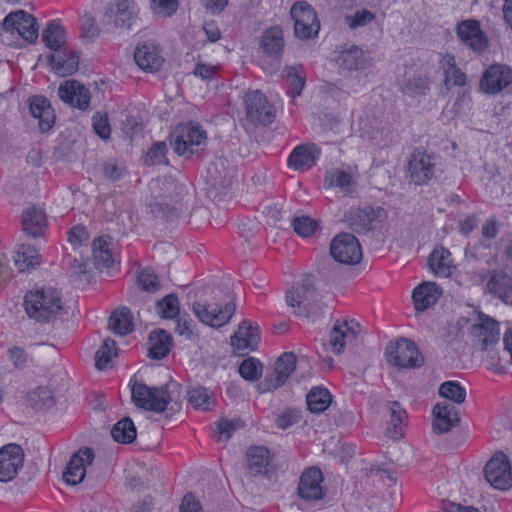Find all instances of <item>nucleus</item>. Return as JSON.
<instances>
[{
  "instance_id": "1",
  "label": "nucleus",
  "mask_w": 512,
  "mask_h": 512,
  "mask_svg": "<svg viewBox=\"0 0 512 512\" xmlns=\"http://www.w3.org/2000/svg\"><path fill=\"white\" fill-rule=\"evenodd\" d=\"M26 313L39 322H49L62 311L60 293L52 287L29 291L24 298Z\"/></svg>"
},
{
  "instance_id": "2",
  "label": "nucleus",
  "mask_w": 512,
  "mask_h": 512,
  "mask_svg": "<svg viewBox=\"0 0 512 512\" xmlns=\"http://www.w3.org/2000/svg\"><path fill=\"white\" fill-rule=\"evenodd\" d=\"M207 135L201 126L193 123L177 125L170 134V143L179 156L191 158L198 154L206 143Z\"/></svg>"
},
{
  "instance_id": "3",
  "label": "nucleus",
  "mask_w": 512,
  "mask_h": 512,
  "mask_svg": "<svg viewBox=\"0 0 512 512\" xmlns=\"http://www.w3.org/2000/svg\"><path fill=\"white\" fill-rule=\"evenodd\" d=\"M284 46V33L279 26L267 28L262 33L259 47L263 56L259 57L258 63L267 73L273 74L278 71Z\"/></svg>"
},
{
  "instance_id": "4",
  "label": "nucleus",
  "mask_w": 512,
  "mask_h": 512,
  "mask_svg": "<svg viewBox=\"0 0 512 512\" xmlns=\"http://www.w3.org/2000/svg\"><path fill=\"white\" fill-rule=\"evenodd\" d=\"M130 385L132 401L140 409L162 413L172 400L167 385L150 387L143 382L132 383V380Z\"/></svg>"
},
{
  "instance_id": "5",
  "label": "nucleus",
  "mask_w": 512,
  "mask_h": 512,
  "mask_svg": "<svg viewBox=\"0 0 512 512\" xmlns=\"http://www.w3.org/2000/svg\"><path fill=\"white\" fill-rule=\"evenodd\" d=\"M385 356L388 363L399 369L417 368L423 364V357L416 345L406 338L390 342L386 347Z\"/></svg>"
},
{
  "instance_id": "6",
  "label": "nucleus",
  "mask_w": 512,
  "mask_h": 512,
  "mask_svg": "<svg viewBox=\"0 0 512 512\" xmlns=\"http://www.w3.org/2000/svg\"><path fill=\"white\" fill-rule=\"evenodd\" d=\"M290 18L294 21V34L298 39L315 37L320 29L313 8L306 1H297L290 8Z\"/></svg>"
},
{
  "instance_id": "7",
  "label": "nucleus",
  "mask_w": 512,
  "mask_h": 512,
  "mask_svg": "<svg viewBox=\"0 0 512 512\" xmlns=\"http://www.w3.org/2000/svg\"><path fill=\"white\" fill-rule=\"evenodd\" d=\"M247 120L254 125H268L275 118V110L266 96L259 90L249 91L244 96Z\"/></svg>"
},
{
  "instance_id": "8",
  "label": "nucleus",
  "mask_w": 512,
  "mask_h": 512,
  "mask_svg": "<svg viewBox=\"0 0 512 512\" xmlns=\"http://www.w3.org/2000/svg\"><path fill=\"white\" fill-rule=\"evenodd\" d=\"M330 255L341 264L355 265L362 259V248L354 235L341 233L331 241Z\"/></svg>"
},
{
  "instance_id": "9",
  "label": "nucleus",
  "mask_w": 512,
  "mask_h": 512,
  "mask_svg": "<svg viewBox=\"0 0 512 512\" xmlns=\"http://www.w3.org/2000/svg\"><path fill=\"white\" fill-rule=\"evenodd\" d=\"M360 333V325L353 319H337L329 333V346L337 355L341 354L346 346L353 345Z\"/></svg>"
},
{
  "instance_id": "10",
  "label": "nucleus",
  "mask_w": 512,
  "mask_h": 512,
  "mask_svg": "<svg viewBox=\"0 0 512 512\" xmlns=\"http://www.w3.org/2000/svg\"><path fill=\"white\" fill-rule=\"evenodd\" d=\"M139 7L134 0H115L111 3L105 17L114 27L130 30L139 19Z\"/></svg>"
},
{
  "instance_id": "11",
  "label": "nucleus",
  "mask_w": 512,
  "mask_h": 512,
  "mask_svg": "<svg viewBox=\"0 0 512 512\" xmlns=\"http://www.w3.org/2000/svg\"><path fill=\"white\" fill-rule=\"evenodd\" d=\"M193 313L205 325L219 328L227 324L236 311L234 302H227L224 307H212L209 304L195 302L192 307Z\"/></svg>"
},
{
  "instance_id": "12",
  "label": "nucleus",
  "mask_w": 512,
  "mask_h": 512,
  "mask_svg": "<svg viewBox=\"0 0 512 512\" xmlns=\"http://www.w3.org/2000/svg\"><path fill=\"white\" fill-rule=\"evenodd\" d=\"M486 480L496 489L505 490L512 485L511 465L507 456L496 453L484 468Z\"/></svg>"
},
{
  "instance_id": "13",
  "label": "nucleus",
  "mask_w": 512,
  "mask_h": 512,
  "mask_svg": "<svg viewBox=\"0 0 512 512\" xmlns=\"http://www.w3.org/2000/svg\"><path fill=\"white\" fill-rule=\"evenodd\" d=\"M471 335L481 345L482 350L489 351L499 341L500 324L494 318L479 312L477 320L471 326Z\"/></svg>"
},
{
  "instance_id": "14",
  "label": "nucleus",
  "mask_w": 512,
  "mask_h": 512,
  "mask_svg": "<svg viewBox=\"0 0 512 512\" xmlns=\"http://www.w3.org/2000/svg\"><path fill=\"white\" fill-rule=\"evenodd\" d=\"M3 29L12 34L17 33L29 43H34L38 38L36 19L23 10L9 13L3 20Z\"/></svg>"
},
{
  "instance_id": "15",
  "label": "nucleus",
  "mask_w": 512,
  "mask_h": 512,
  "mask_svg": "<svg viewBox=\"0 0 512 512\" xmlns=\"http://www.w3.org/2000/svg\"><path fill=\"white\" fill-rule=\"evenodd\" d=\"M512 84V68L505 64L489 66L480 80L481 90L489 95L500 93Z\"/></svg>"
},
{
  "instance_id": "16",
  "label": "nucleus",
  "mask_w": 512,
  "mask_h": 512,
  "mask_svg": "<svg viewBox=\"0 0 512 512\" xmlns=\"http://www.w3.org/2000/svg\"><path fill=\"white\" fill-rule=\"evenodd\" d=\"M358 126L360 136L365 140L377 145H387L391 141L393 131L390 125L376 116L369 114L360 116Z\"/></svg>"
},
{
  "instance_id": "17",
  "label": "nucleus",
  "mask_w": 512,
  "mask_h": 512,
  "mask_svg": "<svg viewBox=\"0 0 512 512\" xmlns=\"http://www.w3.org/2000/svg\"><path fill=\"white\" fill-rule=\"evenodd\" d=\"M385 218L386 212L380 207L351 208L345 214L348 226L357 233L370 231L375 222H381Z\"/></svg>"
},
{
  "instance_id": "18",
  "label": "nucleus",
  "mask_w": 512,
  "mask_h": 512,
  "mask_svg": "<svg viewBox=\"0 0 512 512\" xmlns=\"http://www.w3.org/2000/svg\"><path fill=\"white\" fill-rule=\"evenodd\" d=\"M24 464V451L15 443H10L0 449V481L9 482L18 474Z\"/></svg>"
},
{
  "instance_id": "19",
  "label": "nucleus",
  "mask_w": 512,
  "mask_h": 512,
  "mask_svg": "<svg viewBox=\"0 0 512 512\" xmlns=\"http://www.w3.org/2000/svg\"><path fill=\"white\" fill-rule=\"evenodd\" d=\"M317 294L312 279L305 277L301 283L293 286L290 291V307L294 308L296 316H309L312 310V303L316 300Z\"/></svg>"
},
{
  "instance_id": "20",
  "label": "nucleus",
  "mask_w": 512,
  "mask_h": 512,
  "mask_svg": "<svg viewBox=\"0 0 512 512\" xmlns=\"http://www.w3.org/2000/svg\"><path fill=\"white\" fill-rule=\"evenodd\" d=\"M481 282L486 281L485 292L503 302L512 297V277L503 269L488 271V274L478 273Z\"/></svg>"
},
{
  "instance_id": "21",
  "label": "nucleus",
  "mask_w": 512,
  "mask_h": 512,
  "mask_svg": "<svg viewBox=\"0 0 512 512\" xmlns=\"http://www.w3.org/2000/svg\"><path fill=\"white\" fill-rule=\"evenodd\" d=\"M322 482L323 475L320 469L316 467L306 469L299 480L297 488L299 497L307 503L322 500L325 495Z\"/></svg>"
},
{
  "instance_id": "22",
  "label": "nucleus",
  "mask_w": 512,
  "mask_h": 512,
  "mask_svg": "<svg viewBox=\"0 0 512 512\" xmlns=\"http://www.w3.org/2000/svg\"><path fill=\"white\" fill-rule=\"evenodd\" d=\"M94 460V451L92 448L83 447L75 452L63 472V480L69 485L81 483L86 474V467L91 465Z\"/></svg>"
},
{
  "instance_id": "23",
  "label": "nucleus",
  "mask_w": 512,
  "mask_h": 512,
  "mask_svg": "<svg viewBox=\"0 0 512 512\" xmlns=\"http://www.w3.org/2000/svg\"><path fill=\"white\" fill-rule=\"evenodd\" d=\"M58 97L73 108L89 109L90 91L77 80L69 79L62 82L58 88Z\"/></svg>"
},
{
  "instance_id": "24",
  "label": "nucleus",
  "mask_w": 512,
  "mask_h": 512,
  "mask_svg": "<svg viewBox=\"0 0 512 512\" xmlns=\"http://www.w3.org/2000/svg\"><path fill=\"white\" fill-rule=\"evenodd\" d=\"M456 32L460 40L474 52H482L488 46V38L477 20L467 19L461 21L457 25Z\"/></svg>"
},
{
  "instance_id": "25",
  "label": "nucleus",
  "mask_w": 512,
  "mask_h": 512,
  "mask_svg": "<svg viewBox=\"0 0 512 512\" xmlns=\"http://www.w3.org/2000/svg\"><path fill=\"white\" fill-rule=\"evenodd\" d=\"M408 173L413 183L422 185L427 183L434 173V163L424 151L417 150L410 156Z\"/></svg>"
},
{
  "instance_id": "26",
  "label": "nucleus",
  "mask_w": 512,
  "mask_h": 512,
  "mask_svg": "<svg viewBox=\"0 0 512 512\" xmlns=\"http://www.w3.org/2000/svg\"><path fill=\"white\" fill-rule=\"evenodd\" d=\"M134 59L139 68L146 72L158 71L164 62L158 46L151 42L138 45L134 51Z\"/></svg>"
},
{
  "instance_id": "27",
  "label": "nucleus",
  "mask_w": 512,
  "mask_h": 512,
  "mask_svg": "<svg viewBox=\"0 0 512 512\" xmlns=\"http://www.w3.org/2000/svg\"><path fill=\"white\" fill-rule=\"evenodd\" d=\"M260 341V332L257 326L248 321L239 324L238 331L231 337V345L238 353L246 350H255Z\"/></svg>"
},
{
  "instance_id": "28",
  "label": "nucleus",
  "mask_w": 512,
  "mask_h": 512,
  "mask_svg": "<svg viewBox=\"0 0 512 512\" xmlns=\"http://www.w3.org/2000/svg\"><path fill=\"white\" fill-rule=\"evenodd\" d=\"M433 416V431L437 434L447 433L460 420L456 407L446 402L437 403L434 406Z\"/></svg>"
},
{
  "instance_id": "29",
  "label": "nucleus",
  "mask_w": 512,
  "mask_h": 512,
  "mask_svg": "<svg viewBox=\"0 0 512 512\" xmlns=\"http://www.w3.org/2000/svg\"><path fill=\"white\" fill-rule=\"evenodd\" d=\"M268 448L262 445L251 446L246 452V469L250 476L264 475L270 463Z\"/></svg>"
},
{
  "instance_id": "30",
  "label": "nucleus",
  "mask_w": 512,
  "mask_h": 512,
  "mask_svg": "<svg viewBox=\"0 0 512 512\" xmlns=\"http://www.w3.org/2000/svg\"><path fill=\"white\" fill-rule=\"evenodd\" d=\"M339 66L346 70L363 71L371 66V58L361 48L352 45L341 51Z\"/></svg>"
},
{
  "instance_id": "31",
  "label": "nucleus",
  "mask_w": 512,
  "mask_h": 512,
  "mask_svg": "<svg viewBox=\"0 0 512 512\" xmlns=\"http://www.w3.org/2000/svg\"><path fill=\"white\" fill-rule=\"evenodd\" d=\"M30 112L34 118L39 120V128L46 132L54 124L55 114L50 101L43 96H33L30 98Z\"/></svg>"
},
{
  "instance_id": "32",
  "label": "nucleus",
  "mask_w": 512,
  "mask_h": 512,
  "mask_svg": "<svg viewBox=\"0 0 512 512\" xmlns=\"http://www.w3.org/2000/svg\"><path fill=\"white\" fill-rule=\"evenodd\" d=\"M284 204H273L265 206L264 213L267 217V223L272 226L270 230V237L273 238L274 243H278L282 247H286L288 240L287 230L282 224H279L283 216Z\"/></svg>"
},
{
  "instance_id": "33",
  "label": "nucleus",
  "mask_w": 512,
  "mask_h": 512,
  "mask_svg": "<svg viewBox=\"0 0 512 512\" xmlns=\"http://www.w3.org/2000/svg\"><path fill=\"white\" fill-rule=\"evenodd\" d=\"M442 295L441 288L435 282H423L412 293L417 311H424L434 305Z\"/></svg>"
},
{
  "instance_id": "34",
  "label": "nucleus",
  "mask_w": 512,
  "mask_h": 512,
  "mask_svg": "<svg viewBox=\"0 0 512 512\" xmlns=\"http://www.w3.org/2000/svg\"><path fill=\"white\" fill-rule=\"evenodd\" d=\"M23 231L32 237L42 236L47 228L46 215L43 210L28 207L22 213Z\"/></svg>"
},
{
  "instance_id": "35",
  "label": "nucleus",
  "mask_w": 512,
  "mask_h": 512,
  "mask_svg": "<svg viewBox=\"0 0 512 512\" xmlns=\"http://www.w3.org/2000/svg\"><path fill=\"white\" fill-rule=\"evenodd\" d=\"M48 61L58 74L62 76L72 75L78 70L79 56L66 50H58L57 53L48 56Z\"/></svg>"
},
{
  "instance_id": "36",
  "label": "nucleus",
  "mask_w": 512,
  "mask_h": 512,
  "mask_svg": "<svg viewBox=\"0 0 512 512\" xmlns=\"http://www.w3.org/2000/svg\"><path fill=\"white\" fill-rule=\"evenodd\" d=\"M428 263L433 274L438 277H449L455 268L451 253L442 246L432 251Z\"/></svg>"
},
{
  "instance_id": "37",
  "label": "nucleus",
  "mask_w": 512,
  "mask_h": 512,
  "mask_svg": "<svg viewBox=\"0 0 512 512\" xmlns=\"http://www.w3.org/2000/svg\"><path fill=\"white\" fill-rule=\"evenodd\" d=\"M288 379V352L282 353L274 363L273 372L266 376L261 383L263 391H271L279 388Z\"/></svg>"
},
{
  "instance_id": "38",
  "label": "nucleus",
  "mask_w": 512,
  "mask_h": 512,
  "mask_svg": "<svg viewBox=\"0 0 512 512\" xmlns=\"http://www.w3.org/2000/svg\"><path fill=\"white\" fill-rule=\"evenodd\" d=\"M318 154L315 145H299L290 153V167L301 171L309 169L315 163Z\"/></svg>"
},
{
  "instance_id": "39",
  "label": "nucleus",
  "mask_w": 512,
  "mask_h": 512,
  "mask_svg": "<svg viewBox=\"0 0 512 512\" xmlns=\"http://www.w3.org/2000/svg\"><path fill=\"white\" fill-rule=\"evenodd\" d=\"M109 329L116 335L126 336L134 330L133 316L127 307L115 310L108 321Z\"/></svg>"
},
{
  "instance_id": "40",
  "label": "nucleus",
  "mask_w": 512,
  "mask_h": 512,
  "mask_svg": "<svg viewBox=\"0 0 512 512\" xmlns=\"http://www.w3.org/2000/svg\"><path fill=\"white\" fill-rule=\"evenodd\" d=\"M149 342V356L152 359L161 360L168 355L172 338L165 330L153 331L149 335Z\"/></svg>"
},
{
  "instance_id": "41",
  "label": "nucleus",
  "mask_w": 512,
  "mask_h": 512,
  "mask_svg": "<svg viewBox=\"0 0 512 512\" xmlns=\"http://www.w3.org/2000/svg\"><path fill=\"white\" fill-rule=\"evenodd\" d=\"M290 376L297 384H306L312 378V365L304 355L290 352Z\"/></svg>"
},
{
  "instance_id": "42",
  "label": "nucleus",
  "mask_w": 512,
  "mask_h": 512,
  "mask_svg": "<svg viewBox=\"0 0 512 512\" xmlns=\"http://www.w3.org/2000/svg\"><path fill=\"white\" fill-rule=\"evenodd\" d=\"M14 262L20 272L34 269L40 264L38 251L29 244H20L14 256Z\"/></svg>"
},
{
  "instance_id": "43",
  "label": "nucleus",
  "mask_w": 512,
  "mask_h": 512,
  "mask_svg": "<svg viewBox=\"0 0 512 512\" xmlns=\"http://www.w3.org/2000/svg\"><path fill=\"white\" fill-rule=\"evenodd\" d=\"M306 403L312 413H322L331 405L332 395L328 389L315 386L307 393Z\"/></svg>"
},
{
  "instance_id": "44",
  "label": "nucleus",
  "mask_w": 512,
  "mask_h": 512,
  "mask_svg": "<svg viewBox=\"0 0 512 512\" xmlns=\"http://www.w3.org/2000/svg\"><path fill=\"white\" fill-rule=\"evenodd\" d=\"M92 254L93 264L95 268L100 271L110 268L114 263L113 255L109 249V244L103 237H99L93 241Z\"/></svg>"
},
{
  "instance_id": "45",
  "label": "nucleus",
  "mask_w": 512,
  "mask_h": 512,
  "mask_svg": "<svg viewBox=\"0 0 512 512\" xmlns=\"http://www.w3.org/2000/svg\"><path fill=\"white\" fill-rule=\"evenodd\" d=\"M386 408L390 413V426L387 428V435L398 440L402 437V425L406 412L397 401L388 402Z\"/></svg>"
},
{
  "instance_id": "46",
  "label": "nucleus",
  "mask_w": 512,
  "mask_h": 512,
  "mask_svg": "<svg viewBox=\"0 0 512 512\" xmlns=\"http://www.w3.org/2000/svg\"><path fill=\"white\" fill-rule=\"evenodd\" d=\"M111 436L118 443H132L137 436V430L132 419L124 417L115 423L111 429Z\"/></svg>"
},
{
  "instance_id": "47",
  "label": "nucleus",
  "mask_w": 512,
  "mask_h": 512,
  "mask_svg": "<svg viewBox=\"0 0 512 512\" xmlns=\"http://www.w3.org/2000/svg\"><path fill=\"white\" fill-rule=\"evenodd\" d=\"M429 87V79L425 75L417 74L404 80L401 85V91L409 97H416L425 95Z\"/></svg>"
},
{
  "instance_id": "48",
  "label": "nucleus",
  "mask_w": 512,
  "mask_h": 512,
  "mask_svg": "<svg viewBox=\"0 0 512 512\" xmlns=\"http://www.w3.org/2000/svg\"><path fill=\"white\" fill-rule=\"evenodd\" d=\"M42 40L49 49L60 50L65 41L64 27L55 21H51L43 31Z\"/></svg>"
},
{
  "instance_id": "49",
  "label": "nucleus",
  "mask_w": 512,
  "mask_h": 512,
  "mask_svg": "<svg viewBox=\"0 0 512 512\" xmlns=\"http://www.w3.org/2000/svg\"><path fill=\"white\" fill-rule=\"evenodd\" d=\"M208 174L210 176L211 184L214 186L226 188L232 183V171H227L225 169V163L222 159H219L209 165Z\"/></svg>"
},
{
  "instance_id": "50",
  "label": "nucleus",
  "mask_w": 512,
  "mask_h": 512,
  "mask_svg": "<svg viewBox=\"0 0 512 512\" xmlns=\"http://www.w3.org/2000/svg\"><path fill=\"white\" fill-rule=\"evenodd\" d=\"M328 180V176L326 177ZM329 186L337 187L345 195H351L356 189V181L344 170L336 169L329 176Z\"/></svg>"
},
{
  "instance_id": "51",
  "label": "nucleus",
  "mask_w": 512,
  "mask_h": 512,
  "mask_svg": "<svg viewBox=\"0 0 512 512\" xmlns=\"http://www.w3.org/2000/svg\"><path fill=\"white\" fill-rule=\"evenodd\" d=\"M113 357H117L116 342L113 339L107 338L95 354L96 368L99 370L107 369Z\"/></svg>"
},
{
  "instance_id": "52",
  "label": "nucleus",
  "mask_w": 512,
  "mask_h": 512,
  "mask_svg": "<svg viewBox=\"0 0 512 512\" xmlns=\"http://www.w3.org/2000/svg\"><path fill=\"white\" fill-rule=\"evenodd\" d=\"M306 83V74L301 66H290V106L297 105L296 98L300 97Z\"/></svg>"
},
{
  "instance_id": "53",
  "label": "nucleus",
  "mask_w": 512,
  "mask_h": 512,
  "mask_svg": "<svg viewBox=\"0 0 512 512\" xmlns=\"http://www.w3.org/2000/svg\"><path fill=\"white\" fill-rule=\"evenodd\" d=\"M156 309L162 318L173 319L177 317L180 312L178 296L174 293L166 295L157 302Z\"/></svg>"
},
{
  "instance_id": "54",
  "label": "nucleus",
  "mask_w": 512,
  "mask_h": 512,
  "mask_svg": "<svg viewBox=\"0 0 512 512\" xmlns=\"http://www.w3.org/2000/svg\"><path fill=\"white\" fill-rule=\"evenodd\" d=\"M442 66L444 69L446 82L457 86H464L466 84V75L455 66L453 56H445L443 58Z\"/></svg>"
},
{
  "instance_id": "55",
  "label": "nucleus",
  "mask_w": 512,
  "mask_h": 512,
  "mask_svg": "<svg viewBox=\"0 0 512 512\" xmlns=\"http://www.w3.org/2000/svg\"><path fill=\"white\" fill-rule=\"evenodd\" d=\"M439 395L456 404H461L465 401L466 391L458 382L447 381L440 385Z\"/></svg>"
},
{
  "instance_id": "56",
  "label": "nucleus",
  "mask_w": 512,
  "mask_h": 512,
  "mask_svg": "<svg viewBox=\"0 0 512 512\" xmlns=\"http://www.w3.org/2000/svg\"><path fill=\"white\" fill-rule=\"evenodd\" d=\"M137 283L139 287L146 292L154 293L160 289L158 276L151 268H143L139 270L137 275Z\"/></svg>"
},
{
  "instance_id": "57",
  "label": "nucleus",
  "mask_w": 512,
  "mask_h": 512,
  "mask_svg": "<svg viewBox=\"0 0 512 512\" xmlns=\"http://www.w3.org/2000/svg\"><path fill=\"white\" fill-rule=\"evenodd\" d=\"M262 363L256 358H247L239 366V374L248 381H256L262 375Z\"/></svg>"
},
{
  "instance_id": "58",
  "label": "nucleus",
  "mask_w": 512,
  "mask_h": 512,
  "mask_svg": "<svg viewBox=\"0 0 512 512\" xmlns=\"http://www.w3.org/2000/svg\"><path fill=\"white\" fill-rule=\"evenodd\" d=\"M217 431L219 433V441H227L232 437V434L243 428L245 423L240 418L226 419L222 418L217 423Z\"/></svg>"
},
{
  "instance_id": "59",
  "label": "nucleus",
  "mask_w": 512,
  "mask_h": 512,
  "mask_svg": "<svg viewBox=\"0 0 512 512\" xmlns=\"http://www.w3.org/2000/svg\"><path fill=\"white\" fill-rule=\"evenodd\" d=\"M102 172L110 181H118L126 174V166L123 161L117 159H108L102 165Z\"/></svg>"
},
{
  "instance_id": "60",
  "label": "nucleus",
  "mask_w": 512,
  "mask_h": 512,
  "mask_svg": "<svg viewBox=\"0 0 512 512\" xmlns=\"http://www.w3.org/2000/svg\"><path fill=\"white\" fill-rule=\"evenodd\" d=\"M189 403L196 409L208 410L210 405V394L204 387H193L188 391Z\"/></svg>"
},
{
  "instance_id": "61",
  "label": "nucleus",
  "mask_w": 512,
  "mask_h": 512,
  "mask_svg": "<svg viewBox=\"0 0 512 512\" xmlns=\"http://www.w3.org/2000/svg\"><path fill=\"white\" fill-rule=\"evenodd\" d=\"M375 14L369 10L362 9L356 11L353 15L345 17V23L350 29L364 27L375 20Z\"/></svg>"
},
{
  "instance_id": "62",
  "label": "nucleus",
  "mask_w": 512,
  "mask_h": 512,
  "mask_svg": "<svg viewBox=\"0 0 512 512\" xmlns=\"http://www.w3.org/2000/svg\"><path fill=\"white\" fill-rule=\"evenodd\" d=\"M92 127L101 139L107 140L110 138L111 126L106 113L96 112L92 117Z\"/></svg>"
},
{
  "instance_id": "63",
  "label": "nucleus",
  "mask_w": 512,
  "mask_h": 512,
  "mask_svg": "<svg viewBox=\"0 0 512 512\" xmlns=\"http://www.w3.org/2000/svg\"><path fill=\"white\" fill-rule=\"evenodd\" d=\"M167 145L165 142L159 141L152 145L147 152L144 162L146 165L162 164L166 160Z\"/></svg>"
},
{
  "instance_id": "64",
  "label": "nucleus",
  "mask_w": 512,
  "mask_h": 512,
  "mask_svg": "<svg viewBox=\"0 0 512 512\" xmlns=\"http://www.w3.org/2000/svg\"><path fill=\"white\" fill-rule=\"evenodd\" d=\"M292 224L294 231L301 237H309L316 230V222L308 216L295 217Z\"/></svg>"
}]
</instances>
